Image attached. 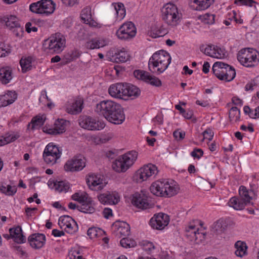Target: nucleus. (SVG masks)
Segmentation results:
<instances>
[{
  "mask_svg": "<svg viewBox=\"0 0 259 259\" xmlns=\"http://www.w3.org/2000/svg\"><path fill=\"white\" fill-rule=\"evenodd\" d=\"M81 53L76 49H74L65 55L64 57L66 60V62L68 63L78 58Z\"/></svg>",
  "mask_w": 259,
  "mask_h": 259,
  "instance_id": "09e8293b",
  "label": "nucleus"
},
{
  "mask_svg": "<svg viewBox=\"0 0 259 259\" xmlns=\"http://www.w3.org/2000/svg\"><path fill=\"white\" fill-rule=\"evenodd\" d=\"M132 202L134 206L142 209H146L150 207L147 197L143 193H135L133 195Z\"/></svg>",
  "mask_w": 259,
  "mask_h": 259,
  "instance_id": "aec40b11",
  "label": "nucleus"
},
{
  "mask_svg": "<svg viewBox=\"0 0 259 259\" xmlns=\"http://www.w3.org/2000/svg\"><path fill=\"white\" fill-rule=\"evenodd\" d=\"M169 222V216L163 213L154 214L150 221V226L156 230H162L166 226Z\"/></svg>",
  "mask_w": 259,
  "mask_h": 259,
  "instance_id": "4468645a",
  "label": "nucleus"
},
{
  "mask_svg": "<svg viewBox=\"0 0 259 259\" xmlns=\"http://www.w3.org/2000/svg\"><path fill=\"white\" fill-rule=\"evenodd\" d=\"M181 17L177 7L172 3H167L161 9L162 19L168 25H177L180 21Z\"/></svg>",
  "mask_w": 259,
  "mask_h": 259,
  "instance_id": "39448f33",
  "label": "nucleus"
},
{
  "mask_svg": "<svg viewBox=\"0 0 259 259\" xmlns=\"http://www.w3.org/2000/svg\"><path fill=\"white\" fill-rule=\"evenodd\" d=\"M85 161L86 160L82 155L75 156L66 162L64 169L67 172L80 171L85 166Z\"/></svg>",
  "mask_w": 259,
  "mask_h": 259,
  "instance_id": "9d476101",
  "label": "nucleus"
},
{
  "mask_svg": "<svg viewBox=\"0 0 259 259\" xmlns=\"http://www.w3.org/2000/svg\"><path fill=\"white\" fill-rule=\"evenodd\" d=\"M17 98L15 91H8L4 95H0V107H6L13 103Z\"/></svg>",
  "mask_w": 259,
  "mask_h": 259,
  "instance_id": "b1692460",
  "label": "nucleus"
},
{
  "mask_svg": "<svg viewBox=\"0 0 259 259\" xmlns=\"http://www.w3.org/2000/svg\"><path fill=\"white\" fill-rule=\"evenodd\" d=\"M41 15L48 16L55 9V4L52 0L40 1Z\"/></svg>",
  "mask_w": 259,
  "mask_h": 259,
  "instance_id": "c85d7f7f",
  "label": "nucleus"
},
{
  "mask_svg": "<svg viewBox=\"0 0 259 259\" xmlns=\"http://www.w3.org/2000/svg\"><path fill=\"white\" fill-rule=\"evenodd\" d=\"M158 173L155 165L149 163L140 168L136 173L137 179L140 182L146 181L151 177H154Z\"/></svg>",
  "mask_w": 259,
  "mask_h": 259,
  "instance_id": "ddd939ff",
  "label": "nucleus"
},
{
  "mask_svg": "<svg viewBox=\"0 0 259 259\" xmlns=\"http://www.w3.org/2000/svg\"><path fill=\"white\" fill-rule=\"evenodd\" d=\"M199 19L205 24H212L214 23L215 15L212 14L206 13L200 15Z\"/></svg>",
  "mask_w": 259,
  "mask_h": 259,
  "instance_id": "49530a36",
  "label": "nucleus"
},
{
  "mask_svg": "<svg viewBox=\"0 0 259 259\" xmlns=\"http://www.w3.org/2000/svg\"><path fill=\"white\" fill-rule=\"evenodd\" d=\"M240 111L236 107H233L229 111V119L231 122H237L240 119Z\"/></svg>",
  "mask_w": 259,
  "mask_h": 259,
  "instance_id": "a18cd8bd",
  "label": "nucleus"
},
{
  "mask_svg": "<svg viewBox=\"0 0 259 259\" xmlns=\"http://www.w3.org/2000/svg\"><path fill=\"white\" fill-rule=\"evenodd\" d=\"M234 3L236 5L240 3L241 5L252 7L253 4H255L256 2L253 0H235Z\"/></svg>",
  "mask_w": 259,
  "mask_h": 259,
  "instance_id": "0e129e2a",
  "label": "nucleus"
},
{
  "mask_svg": "<svg viewBox=\"0 0 259 259\" xmlns=\"http://www.w3.org/2000/svg\"><path fill=\"white\" fill-rule=\"evenodd\" d=\"M67 121L63 119H58L54 123L53 128L45 127L44 132L47 134L56 135L61 134L65 132Z\"/></svg>",
  "mask_w": 259,
  "mask_h": 259,
  "instance_id": "6ab92c4d",
  "label": "nucleus"
},
{
  "mask_svg": "<svg viewBox=\"0 0 259 259\" xmlns=\"http://www.w3.org/2000/svg\"><path fill=\"white\" fill-rule=\"evenodd\" d=\"M235 247L236 249L235 253L237 256L242 257L247 254V246L245 242L238 241L235 243Z\"/></svg>",
  "mask_w": 259,
  "mask_h": 259,
  "instance_id": "72a5a7b5",
  "label": "nucleus"
},
{
  "mask_svg": "<svg viewBox=\"0 0 259 259\" xmlns=\"http://www.w3.org/2000/svg\"><path fill=\"white\" fill-rule=\"evenodd\" d=\"M199 228L196 227L195 225L190 223L186 227V236L190 238L191 241L194 240V237L196 236L197 232L198 231Z\"/></svg>",
  "mask_w": 259,
  "mask_h": 259,
  "instance_id": "ea45409f",
  "label": "nucleus"
},
{
  "mask_svg": "<svg viewBox=\"0 0 259 259\" xmlns=\"http://www.w3.org/2000/svg\"><path fill=\"white\" fill-rule=\"evenodd\" d=\"M150 33V36L153 38H157L159 37L162 36L165 34L164 32H163L162 31L158 29L156 27H152Z\"/></svg>",
  "mask_w": 259,
  "mask_h": 259,
  "instance_id": "13d9d810",
  "label": "nucleus"
},
{
  "mask_svg": "<svg viewBox=\"0 0 259 259\" xmlns=\"http://www.w3.org/2000/svg\"><path fill=\"white\" fill-rule=\"evenodd\" d=\"M13 78L12 69L9 66L0 68V81L4 84L9 83Z\"/></svg>",
  "mask_w": 259,
  "mask_h": 259,
  "instance_id": "bb28decb",
  "label": "nucleus"
},
{
  "mask_svg": "<svg viewBox=\"0 0 259 259\" xmlns=\"http://www.w3.org/2000/svg\"><path fill=\"white\" fill-rule=\"evenodd\" d=\"M113 229L118 238L126 237L130 234V226L125 222H116L113 224Z\"/></svg>",
  "mask_w": 259,
  "mask_h": 259,
  "instance_id": "412c9836",
  "label": "nucleus"
},
{
  "mask_svg": "<svg viewBox=\"0 0 259 259\" xmlns=\"http://www.w3.org/2000/svg\"><path fill=\"white\" fill-rule=\"evenodd\" d=\"M86 180L89 188L93 190H102L105 186V184L103 183V179H101L100 176L94 174H89Z\"/></svg>",
  "mask_w": 259,
  "mask_h": 259,
  "instance_id": "a211bd4d",
  "label": "nucleus"
},
{
  "mask_svg": "<svg viewBox=\"0 0 259 259\" xmlns=\"http://www.w3.org/2000/svg\"><path fill=\"white\" fill-rule=\"evenodd\" d=\"M205 232L199 231V229H198V231L197 232L196 236L194 237L193 241H195L197 243H199L205 239Z\"/></svg>",
  "mask_w": 259,
  "mask_h": 259,
  "instance_id": "bf43d9fd",
  "label": "nucleus"
},
{
  "mask_svg": "<svg viewBox=\"0 0 259 259\" xmlns=\"http://www.w3.org/2000/svg\"><path fill=\"white\" fill-rule=\"evenodd\" d=\"M48 186L51 189H54L58 192H66L69 189V184L66 181H49Z\"/></svg>",
  "mask_w": 259,
  "mask_h": 259,
  "instance_id": "cd10ccee",
  "label": "nucleus"
},
{
  "mask_svg": "<svg viewBox=\"0 0 259 259\" xmlns=\"http://www.w3.org/2000/svg\"><path fill=\"white\" fill-rule=\"evenodd\" d=\"M103 231L95 227L90 228L87 232L88 235L91 238L97 237L99 235V233H101Z\"/></svg>",
  "mask_w": 259,
  "mask_h": 259,
  "instance_id": "4d7b16f0",
  "label": "nucleus"
},
{
  "mask_svg": "<svg viewBox=\"0 0 259 259\" xmlns=\"http://www.w3.org/2000/svg\"><path fill=\"white\" fill-rule=\"evenodd\" d=\"M80 17L84 23H90L91 20V14L90 10L89 8L83 9L81 11Z\"/></svg>",
  "mask_w": 259,
  "mask_h": 259,
  "instance_id": "8fccbe9b",
  "label": "nucleus"
},
{
  "mask_svg": "<svg viewBox=\"0 0 259 259\" xmlns=\"http://www.w3.org/2000/svg\"><path fill=\"white\" fill-rule=\"evenodd\" d=\"M213 58L218 59L223 58L226 56V52L224 49H222L218 46H215L214 50Z\"/></svg>",
  "mask_w": 259,
  "mask_h": 259,
  "instance_id": "5fc2aeb1",
  "label": "nucleus"
},
{
  "mask_svg": "<svg viewBox=\"0 0 259 259\" xmlns=\"http://www.w3.org/2000/svg\"><path fill=\"white\" fill-rule=\"evenodd\" d=\"M203 135L204 139H206L209 141H211L213 138L214 133L211 129L208 128L203 132Z\"/></svg>",
  "mask_w": 259,
  "mask_h": 259,
  "instance_id": "e2e57ef3",
  "label": "nucleus"
},
{
  "mask_svg": "<svg viewBox=\"0 0 259 259\" xmlns=\"http://www.w3.org/2000/svg\"><path fill=\"white\" fill-rule=\"evenodd\" d=\"M215 46L213 45H208L206 47L202 46L200 48V51L205 55L213 57Z\"/></svg>",
  "mask_w": 259,
  "mask_h": 259,
  "instance_id": "603ef678",
  "label": "nucleus"
},
{
  "mask_svg": "<svg viewBox=\"0 0 259 259\" xmlns=\"http://www.w3.org/2000/svg\"><path fill=\"white\" fill-rule=\"evenodd\" d=\"M69 226L67 227V229L66 232L69 234H74L78 230V226L76 222L72 219V221L69 223Z\"/></svg>",
  "mask_w": 259,
  "mask_h": 259,
  "instance_id": "864d4df0",
  "label": "nucleus"
},
{
  "mask_svg": "<svg viewBox=\"0 0 259 259\" xmlns=\"http://www.w3.org/2000/svg\"><path fill=\"white\" fill-rule=\"evenodd\" d=\"M170 62V55L165 51L160 50L154 53L150 58L148 68L150 71L160 74L167 68Z\"/></svg>",
  "mask_w": 259,
  "mask_h": 259,
  "instance_id": "7ed1b4c3",
  "label": "nucleus"
},
{
  "mask_svg": "<svg viewBox=\"0 0 259 259\" xmlns=\"http://www.w3.org/2000/svg\"><path fill=\"white\" fill-rule=\"evenodd\" d=\"M113 59L116 63H124L130 59V55L127 52L121 50L115 54Z\"/></svg>",
  "mask_w": 259,
  "mask_h": 259,
  "instance_id": "4c0bfd02",
  "label": "nucleus"
},
{
  "mask_svg": "<svg viewBox=\"0 0 259 259\" xmlns=\"http://www.w3.org/2000/svg\"><path fill=\"white\" fill-rule=\"evenodd\" d=\"M2 20L10 29L15 28L17 30H19L20 31H22V28L21 27L18 18L16 16L14 15H7L4 16Z\"/></svg>",
  "mask_w": 259,
  "mask_h": 259,
  "instance_id": "5701e85b",
  "label": "nucleus"
},
{
  "mask_svg": "<svg viewBox=\"0 0 259 259\" xmlns=\"http://www.w3.org/2000/svg\"><path fill=\"white\" fill-rule=\"evenodd\" d=\"M105 45V41L104 40L94 38L88 41L85 46L87 49L93 50L103 47Z\"/></svg>",
  "mask_w": 259,
  "mask_h": 259,
  "instance_id": "c9c22d12",
  "label": "nucleus"
},
{
  "mask_svg": "<svg viewBox=\"0 0 259 259\" xmlns=\"http://www.w3.org/2000/svg\"><path fill=\"white\" fill-rule=\"evenodd\" d=\"M62 154V149L53 143L48 144L43 152L45 162L49 165H53L57 162Z\"/></svg>",
  "mask_w": 259,
  "mask_h": 259,
  "instance_id": "1a4fd4ad",
  "label": "nucleus"
},
{
  "mask_svg": "<svg viewBox=\"0 0 259 259\" xmlns=\"http://www.w3.org/2000/svg\"><path fill=\"white\" fill-rule=\"evenodd\" d=\"M226 228V223L223 220H219L213 225V231L218 234L223 233Z\"/></svg>",
  "mask_w": 259,
  "mask_h": 259,
  "instance_id": "a19ab883",
  "label": "nucleus"
},
{
  "mask_svg": "<svg viewBox=\"0 0 259 259\" xmlns=\"http://www.w3.org/2000/svg\"><path fill=\"white\" fill-rule=\"evenodd\" d=\"M11 52L10 49L6 47L3 43L0 44V57L8 56Z\"/></svg>",
  "mask_w": 259,
  "mask_h": 259,
  "instance_id": "052dcab7",
  "label": "nucleus"
},
{
  "mask_svg": "<svg viewBox=\"0 0 259 259\" xmlns=\"http://www.w3.org/2000/svg\"><path fill=\"white\" fill-rule=\"evenodd\" d=\"M28 241L32 247L36 249L40 248L45 243L46 237L43 234H33L28 237Z\"/></svg>",
  "mask_w": 259,
  "mask_h": 259,
  "instance_id": "4be33fe9",
  "label": "nucleus"
},
{
  "mask_svg": "<svg viewBox=\"0 0 259 259\" xmlns=\"http://www.w3.org/2000/svg\"><path fill=\"white\" fill-rule=\"evenodd\" d=\"M120 243L123 247L126 248L134 247L137 245V243L135 240L128 239L126 237H124L121 239Z\"/></svg>",
  "mask_w": 259,
  "mask_h": 259,
  "instance_id": "de8ad7c7",
  "label": "nucleus"
},
{
  "mask_svg": "<svg viewBox=\"0 0 259 259\" xmlns=\"http://www.w3.org/2000/svg\"><path fill=\"white\" fill-rule=\"evenodd\" d=\"M32 60V58L31 57H23L21 58L20 61V64L22 72L25 73L31 69Z\"/></svg>",
  "mask_w": 259,
  "mask_h": 259,
  "instance_id": "58836bf2",
  "label": "nucleus"
},
{
  "mask_svg": "<svg viewBox=\"0 0 259 259\" xmlns=\"http://www.w3.org/2000/svg\"><path fill=\"white\" fill-rule=\"evenodd\" d=\"M141 94L140 90L135 85L127 83V89L126 91L125 100L129 98L133 99L138 97Z\"/></svg>",
  "mask_w": 259,
  "mask_h": 259,
  "instance_id": "7c9ffc66",
  "label": "nucleus"
},
{
  "mask_svg": "<svg viewBox=\"0 0 259 259\" xmlns=\"http://www.w3.org/2000/svg\"><path fill=\"white\" fill-rule=\"evenodd\" d=\"M212 70L215 76L221 80L230 81L235 78L236 75L235 69L222 62H215Z\"/></svg>",
  "mask_w": 259,
  "mask_h": 259,
  "instance_id": "423d86ee",
  "label": "nucleus"
},
{
  "mask_svg": "<svg viewBox=\"0 0 259 259\" xmlns=\"http://www.w3.org/2000/svg\"><path fill=\"white\" fill-rule=\"evenodd\" d=\"M79 125L88 130H100L105 127L103 122L100 121L96 118L88 116H82L79 119Z\"/></svg>",
  "mask_w": 259,
  "mask_h": 259,
  "instance_id": "9b49d317",
  "label": "nucleus"
},
{
  "mask_svg": "<svg viewBox=\"0 0 259 259\" xmlns=\"http://www.w3.org/2000/svg\"><path fill=\"white\" fill-rule=\"evenodd\" d=\"M150 190L157 196L170 197L178 193L179 187L177 183L172 180H162L153 182Z\"/></svg>",
  "mask_w": 259,
  "mask_h": 259,
  "instance_id": "f03ea898",
  "label": "nucleus"
},
{
  "mask_svg": "<svg viewBox=\"0 0 259 259\" xmlns=\"http://www.w3.org/2000/svg\"><path fill=\"white\" fill-rule=\"evenodd\" d=\"M258 52L252 48H245L241 50L237 54L238 61L246 67H252L259 62L257 58Z\"/></svg>",
  "mask_w": 259,
  "mask_h": 259,
  "instance_id": "6e6552de",
  "label": "nucleus"
},
{
  "mask_svg": "<svg viewBox=\"0 0 259 259\" xmlns=\"http://www.w3.org/2000/svg\"><path fill=\"white\" fill-rule=\"evenodd\" d=\"M20 137L18 134L8 133L3 139L0 140V146L14 142Z\"/></svg>",
  "mask_w": 259,
  "mask_h": 259,
  "instance_id": "37998d69",
  "label": "nucleus"
},
{
  "mask_svg": "<svg viewBox=\"0 0 259 259\" xmlns=\"http://www.w3.org/2000/svg\"><path fill=\"white\" fill-rule=\"evenodd\" d=\"M228 205L236 210H242L246 205L243 200L237 197H232L228 202Z\"/></svg>",
  "mask_w": 259,
  "mask_h": 259,
  "instance_id": "f704fd0d",
  "label": "nucleus"
},
{
  "mask_svg": "<svg viewBox=\"0 0 259 259\" xmlns=\"http://www.w3.org/2000/svg\"><path fill=\"white\" fill-rule=\"evenodd\" d=\"M66 39L61 33H56L46 39L43 43V48L50 53H59L65 47Z\"/></svg>",
  "mask_w": 259,
  "mask_h": 259,
  "instance_id": "0eeeda50",
  "label": "nucleus"
},
{
  "mask_svg": "<svg viewBox=\"0 0 259 259\" xmlns=\"http://www.w3.org/2000/svg\"><path fill=\"white\" fill-rule=\"evenodd\" d=\"M26 31L28 33H30L31 31L36 32L37 31V27L35 26L34 21L28 22L25 25Z\"/></svg>",
  "mask_w": 259,
  "mask_h": 259,
  "instance_id": "680f3d73",
  "label": "nucleus"
},
{
  "mask_svg": "<svg viewBox=\"0 0 259 259\" xmlns=\"http://www.w3.org/2000/svg\"><path fill=\"white\" fill-rule=\"evenodd\" d=\"M257 83L255 80H252L248 82L245 87V89L246 91H252L254 90V88L257 87Z\"/></svg>",
  "mask_w": 259,
  "mask_h": 259,
  "instance_id": "774afa93",
  "label": "nucleus"
},
{
  "mask_svg": "<svg viewBox=\"0 0 259 259\" xmlns=\"http://www.w3.org/2000/svg\"><path fill=\"white\" fill-rule=\"evenodd\" d=\"M29 10L33 13L41 14L40 1L31 4Z\"/></svg>",
  "mask_w": 259,
  "mask_h": 259,
  "instance_id": "6e6d98bb",
  "label": "nucleus"
},
{
  "mask_svg": "<svg viewBox=\"0 0 259 259\" xmlns=\"http://www.w3.org/2000/svg\"><path fill=\"white\" fill-rule=\"evenodd\" d=\"M99 201L104 205H115L119 201L120 197L117 193L107 192L98 196Z\"/></svg>",
  "mask_w": 259,
  "mask_h": 259,
  "instance_id": "f3484780",
  "label": "nucleus"
},
{
  "mask_svg": "<svg viewBox=\"0 0 259 259\" xmlns=\"http://www.w3.org/2000/svg\"><path fill=\"white\" fill-rule=\"evenodd\" d=\"M138 153L135 151H129L119 156L113 163V169L118 172H125L136 161Z\"/></svg>",
  "mask_w": 259,
  "mask_h": 259,
  "instance_id": "20e7f679",
  "label": "nucleus"
},
{
  "mask_svg": "<svg viewBox=\"0 0 259 259\" xmlns=\"http://www.w3.org/2000/svg\"><path fill=\"white\" fill-rule=\"evenodd\" d=\"M173 136L177 140H182L185 138V132L178 130L174 132Z\"/></svg>",
  "mask_w": 259,
  "mask_h": 259,
  "instance_id": "338daca9",
  "label": "nucleus"
},
{
  "mask_svg": "<svg viewBox=\"0 0 259 259\" xmlns=\"http://www.w3.org/2000/svg\"><path fill=\"white\" fill-rule=\"evenodd\" d=\"M9 233L11 235V238L19 244L23 243L26 240L25 236L22 233V230L20 226H18L9 229Z\"/></svg>",
  "mask_w": 259,
  "mask_h": 259,
  "instance_id": "393cba45",
  "label": "nucleus"
},
{
  "mask_svg": "<svg viewBox=\"0 0 259 259\" xmlns=\"http://www.w3.org/2000/svg\"><path fill=\"white\" fill-rule=\"evenodd\" d=\"M203 154V151L201 149L195 148L191 152V155L194 158L199 159Z\"/></svg>",
  "mask_w": 259,
  "mask_h": 259,
  "instance_id": "69168bd1",
  "label": "nucleus"
},
{
  "mask_svg": "<svg viewBox=\"0 0 259 259\" xmlns=\"http://www.w3.org/2000/svg\"><path fill=\"white\" fill-rule=\"evenodd\" d=\"M136 28L134 24L128 22L123 24L116 31V35L120 39H130L136 34Z\"/></svg>",
  "mask_w": 259,
  "mask_h": 259,
  "instance_id": "f8f14e48",
  "label": "nucleus"
},
{
  "mask_svg": "<svg viewBox=\"0 0 259 259\" xmlns=\"http://www.w3.org/2000/svg\"><path fill=\"white\" fill-rule=\"evenodd\" d=\"M46 119V115L44 114H38L33 117L28 126L31 124V129L38 128L44 125Z\"/></svg>",
  "mask_w": 259,
  "mask_h": 259,
  "instance_id": "473e14b6",
  "label": "nucleus"
},
{
  "mask_svg": "<svg viewBox=\"0 0 259 259\" xmlns=\"http://www.w3.org/2000/svg\"><path fill=\"white\" fill-rule=\"evenodd\" d=\"M95 112L109 122L115 124H121L125 115L120 104L111 100H103L96 104Z\"/></svg>",
  "mask_w": 259,
  "mask_h": 259,
  "instance_id": "f257e3e1",
  "label": "nucleus"
},
{
  "mask_svg": "<svg viewBox=\"0 0 259 259\" xmlns=\"http://www.w3.org/2000/svg\"><path fill=\"white\" fill-rule=\"evenodd\" d=\"M72 220V218L69 215L61 216L59 219L58 225L62 230L66 231L67 227L69 225V223Z\"/></svg>",
  "mask_w": 259,
  "mask_h": 259,
  "instance_id": "c03bdc74",
  "label": "nucleus"
},
{
  "mask_svg": "<svg viewBox=\"0 0 259 259\" xmlns=\"http://www.w3.org/2000/svg\"><path fill=\"white\" fill-rule=\"evenodd\" d=\"M126 89L127 83H116L110 86L108 93L112 97L125 100Z\"/></svg>",
  "mask_w": 259,
  "mask_h": 259,
  "instance_id": "dca6fc26",
  "label": "nucleus"
},
{
  "mask_svg": "<svg viewBox=\"0 0 259 259\" xmlns=\"http://www.w3.org/2000/svg\"><path fill=\"white\" fill-rule=\"evenodd\" d=\"M77 210L85 213H92L95 212V208L92 200L89 198L88 199V201H84L77 207Z\"/></svg>",
  "mask_w": 259,
  "mask_h": 259,
  "instance_id": "2f4dec72",
  "label": "nucleus"
},
{
  "mask_svg": "<svg viewBox=\"0 0 259 259\" xmlns=\"http://www.w3.org/2000/svg\"><path fill=\"white\" fill-rule=\"evenodd\" d=\"M83 100L78 99L66 105V111L71 114H77L81 112L83 108Z\"/></svg>",
  "mask_w": 259,
  "mask_h": 259,
  "instance_id": "a878e982",
  "label": "nucleus"
},
{
  "mask_svg": "<svg viewBox=\"0 0 259 259\" xmlns=\"http://www.w3.org/2000/svg\"><path fill=\"white\" fill-rule=\"evenodd\" d=\"M71 197L73 200L78 201L81 203H83L84 201H88V199L89 198L87 194L85 193H75L72 195Z\"/></svg>",
  "mask_w": 259,
  "mask_h": 259,
  "instance_id": "3c124183",
  "label": "nucleus"
},
{
  "mask_svg": "<svg viewBox=\"0 0 259 259\" xmlns=\"http://www.w3.org/2000/svg\"><path fill=\"white\" fill-rule=\"evenodd\" d=\"M239 193L241 199L243 200L246 205L250 202L252 197L250 196L249 192L245 186H241L240 187Z\"/></svg>",
  "mask_w": 259,
  "mask_h": 259,
  "instance_id": "79ce46f5",
  "label": "nucleus"
},
{
  "mask_svg": "<svg viewBox=\"0 0 259 259\" xmlns=\"http://www.w3.org/2000/svg\"><path fill=\"white\" fill-rule=\"evenodd\" d=\"M214 0H193L191 7L195 10L202 11L208 8Z\"/></svg>",
  "mask_w": 259,
  "mask_h": 259,
  "instance_id": "c756f323",
  "label": "nucleus"
},
{
  "mask_svg": "<svg viewBox=\"0 0 259 259\" xmlns=\"http://www.w3.org/2000/svg\"><path fill=\"white\" fill-rule=\"evenodd\" d=\"M134 75L137 79H141L152 85L157 87L161 85V81L158 78L151 75L150 73L147 71L141 70H136L134 71Z\"/></svg>",
  "mask_w": 259,
  "mask_h": 259,
  "instance_id": "2eb2a0df",
  "label": "nucleus"
},
{
  "mask_svg": "<svg viewBox=\"0 0 259 259\" xmlns=\"http://www.w3.org/2000/svg\"><path fill=\"white\" fill-rule=\"evenodd\" d=\"M112 5L115 11L117 19L122 20L125 15V9L124 5L121 3H113Z\"/></svg>",
  "mask_w": 259,
  "mask_h": 259,
  "instance_id": "e433bc0d",
  "label": "nucleus"
}]
</instances>
